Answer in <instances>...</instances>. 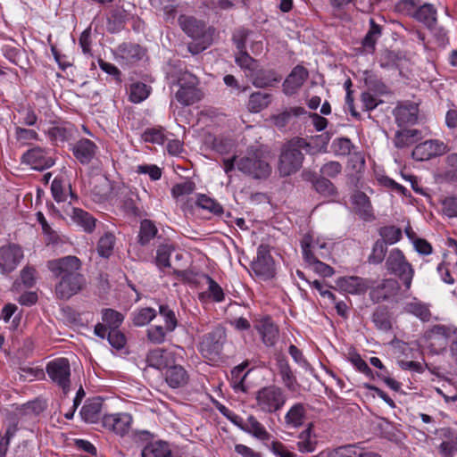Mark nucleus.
<instances>
[{"label":"nucleus","mask_w":457,"mask_h":457,"mask_svg":"<svg viewBox=\"0 0 457 457\" xmlns=\"http://www.w3.org/2000/svg\"><path fill=\"white\" fill-rule=\"evenodd\" d=\"M47 269L56 279L54 294L60 300H69L81 292L87 279L81 272L82 262L75 255H67L47 262Z\"/></svg>","instance_id":"f257e3e1"},{"label":"nucleus","mask_w":457,"mask_h":457,"mask_svg":"<svg viewBox=\"0 0 457 457\" xmlns=\"http://www.w3.org/2000/svg\"><path fill=\"white\" fill-rule=\"evenodd\" d=\"M312 145L303 137H295L281 147L278 170L282 177H287L298 171L304 160L303 151L312 153Z\"/></svg>","instance_id":"f03ea898"},{"label":"nucleus","mask_w":457,"mask_h":457,"mask_svg":"<svg viewBox=\"0 0 457 457\" xmlns=\"http://www.w3.org/2000/svg\"><path fill=\"white\" fill-rule=\"evenodd\" d=\"M234 166L254 179H265L271 173L270 163L259 149L248 152L245 156L238 160L230 158V170Z\"/></svg>","instance_id":"7ed1b4c3"},{"label":"nucleus","mask_w":457,"mask_h":457,"mask_svg":"<svg viewBox=\"0 0 457 457\" xmlns=\"http://www.w3.org/2000/svg\"><path fill=\"white\" fill-rule=\"evenodd\" d=\"M287 400L285 391L275 385L266 386L255 394L256 408L265 413L272 414L279 411Z\"/></svg>","instance_id":"20e7f679"},{"label":"nucleus","mask_w":457,"mask_h":457,"mask_svg":"<svg viewBox=\"0 0 457 457\" xmlns=\"http://www.w3.org/2000/svg\"><path fill=\"white\" fill-rule=\"evenodd\" d=\"M386 269L403 282L406 290L411 288L415 271L399 248H394L389 252L386 260Z\"/></svg>","instance_id":"39448f33"},{"label":"nucleus","mask_w":457,"mask_h":457,"mask_svg":"<svg viewBox=\"0 0 457 457\" xmlns=\"http://www.w3.org/2000/svg\"><path fill=\"white\" fill-rule=\"evenodd\" d=\"M226 339V328L216 327L203 337L199 345V351L204 358L210 361H217L223 350Z\"/></svg>","instance_id":"423d86ee"},{"label":"nucleus","mask_w":457,"mask_h":457,"mask_svg":"<svg viewBox=\"0 0 457 457\" xmlns=\"http://www.w3.org/2000/svg\"><path fill=\"white\" fill-rule=\"evenodd\" d=\"M46 371L51 381L60 387L64 395L71 391V365L67 358L60 357L50 361Z\"/></svg>","instance_id":"0eeeda50"},{"label":"nucleus","mask_w":457,"mask_h":457,"mask_svg":"<svg viewBox=\"0 0 457 457\" xmlns=\"http://www.w3.org/2000/svg\"><path fill=\"white\" fill-rule=\"evenodd\" d=\"M301 246L303 249V254L305 262L309 264L313 265L314 270L323 277H331L334 273V270L329 265L320 262L316 254L323 256V253H320L323 248L326 247V244L314 243L312 240L311 236H304L301 241Z\"/></svg>","instance_id":"6e6552de"},{"label":"nucleus","mask_w":457,"mask_h":457,"mask_svg":"<svg viewBox=\"0 0 457 457\" xmlns=\"http://www.w3.org/2000/svg\"><path fill=\"white\" fill-rule=\"evenodd\" d=\"M199 80L190 72L182 73L178 79L179 90L176 100L182 105H192L201 99V91L197 87Z\"/></svg>","instance_id":"1a4fd4ad"},{"label":"nucleus","mask_w":457,"mask_h":457,"mask_svg":"<svg viewBox=\"0 0 457 457\" xmlns=\"http://www.w3.org/2000/svg\"><path fill=\"white\" fill-rule=\"evenodd\" d=\"M21 162L37 170H44L54 164L51 150L46 147L34 146L21 155Z\"/></svg>","instance_id":"9d476101"},{"label":"nucleus","mask_w":457,"mask_h":457,"mask_svg":"<svg viewBox=\"0 0 457 457\" xmlns=\"http://www.w3.org/2000/svg\"><path fill=\"white\" fill-rule=\"evenodd\" d=\"M252 269L255 275L262 279H269L274 277V262L270 253L268 245H259L256 260L252 262Z\"/></svg>","instance_id":"9b49d317"},{"label":"nucleus","mask_w":457,"mask_h":457,"mask_svg":"<svg viewBox=\"0 0 457 457\" xmlns=\"http://www.w3.org/2000/svg\"><path fill=\"white\" fill-rule=\"evenodd\" d=\"M248 366L247 362H243L237 365L231 370L230 387L233 394H230V398H234L242 403L245 402L248 398V386L245 384V378L248 371H245Z\"/></svg>","instance_id":"f8f14e48"},{"label":"nucleus","mask_w":457,"mask_h":457,"mask_svg":"<svg viewBox=\"0 0 457 457\" xmlns=\"http://www.w3.org/2000/svg\"><path fill=\"white\" fill-rule=\"evenodd\" d=\"M132 421L133 418L129 413L119 412L104 415L102 419V425L105 429L124 436L129 433Z\"/></svg>","instance_id":"ddd939ff"},{"label":"nucleus","mask_w":457,"mask_h":457,"mask_svg":"<svg viewBox=\"0 0 457 457\" xmlns=\"http://www.w3.org/2000/svg\"><path fill=\"white\" fill-rule=\"evenodd\" d=\"M23 258L22 248L15 244L0 247V269L3 273H10L16 269Z\"/></svg>","instance_id":"4468645a"},{"label":"nucleus","mask_w":457,"mask_h":457,"mask_svg":"<svg viewBox=\"0 0 457 457\" xmlns=\"http://www.w3.org/2000/svg\"><path fill=\"white\" fill-rule=\"evenodd\" d=\"M399 291L400 285L396 279L386 278L371 288L370 298L373 303H380L395 297Z\"/></svg>","instance_id":"2eb2a0df"},{"label":"nucleus","mask_w":457,"mask_h":457,"mask_svg":"<svg viewBox=\"0 0 457 457\" xmlns=\"http://www.w3.org/2000/svg\"><path fill=\"white\" fill-rule=\"evenodd\" d=\"M446 152V145L438 140H427L417 145L412 153V158L417 161H427Z\"/></svg>","instance_id":"dca6fc26"},{"label":"nucleus","mask_w":457,"mask_h":457,"mask_svg":"<svg viewBox=\"0 0 457 457\" xmlns=\"http://www.w3.org/2000/svg\"><path fill=\"white\" fill-rule=\"evenodd\" d=\"M230 422L234 423L242 430L252 434L253 436L260 440H269L270 435L261 424L257 419L253 416H249L246 420H244L237 415H232L230 413Z\"/></svg>","instance_id":"f3484780"},{"label":"nucleus","mask_w":457,"mask_h":457,"mask_svg":"<svg viewBox=\"0 0 457 457\" xmlns=\"http://www.w3.org/2000/svg\"><path fill=\"white\" fill-rule=\"evenodd\" d=\"M200 282L206 288L199 293V300L203 303H220L225 299L222 287L209 275H203Z\"/></svg>","instance_id":"a211bd4d"},{"label":"nucleus","mask_w":457,"mask_h":457,"mask_svg":"<svg viewBox=\"0 0 457 457\" xmlns=\"http://www.w3.org/2000/svg\"><path fill=\"white\" fill-rule=\"evenodd\" d=\"M145 361L149 367L159 370H166L176 361V358L175 353L167 349L155 348L147 353Z\"/></svg>","instance_id":"6ab92c4d"},{"label":"nucleus","mask_w":457,"mask_h":457,"mask_svg":"<svg viewBox=\"0 0 457 457\" xmlns=\"http://www.w3.org/2000/svg\"><path fill=\"white\" fill-rule=\"evenodd\" d=\"M179 23L182 30L193 40H198L211 35L206 30L205 23L195 17L180 15Z\"/></svg>","instance_id":"aec40b11"},{"label":"nucleus","mask_w":457,"mask_h":457,"mask_svg":"<svg viewBox=\"0 0 457 457\" xmlns=\"http://www.w3.org/2000/svg\"><path fill=\"white\" fill-rule=\"evenodd\" d=\"M98 147L88 138H81L78 140L72 146L71 151L81 164H88L96 157Z\"/></svg>","instance_id":"412c9836"},{"label":"nucleus","mask_w":457,"mask_h":457,"mask_svg":"<svg viewBox=\"0 0 457 457\" xmlns=\"http://www.w3.org/2000/svg\"><path fill=\"white\" fill-rule=\"evenodd\" d=\"M163 376L165 382L172 389L182 388L189 381V374L187 370L175 362L165 370Z\"/></svg>","instance_id":"4be33fe9"},{"label":"nucleus","mask_w":457,"mask_h":457,"mask_svg":"<svg viewBox=\"0 0 457 457\" xmlns=\"http://www.w3.org/2000/svg\"><path fill=\"white\" fill-rule=\"evenodd\" d=\"M308 77L309 72L306 68L301 65L295 66L283 83V92L287 96L294 95Z\"/></svg>","instance_id":"5701e85b"},{"label":"nucleus","mask_w":457,"mask_h":457,"mask_svg":"<svg viewBox=\"0 0 457 457\" xmlns=\"http://www.w3.org/2000/svg\"><path fill=\"white\" fill-rule=\"evenodd\" d=\"M71 221L81 227L87 233H92L96 228V219L89 212L76 207L65 210Z\"/></svg>","instance_id":"b1692460"},{"label":"nucleus","mask_w":457,"mask_h":457,"mask_svg":"<svg viewBox=\"0 0 457 457\" xmlns=\"http://www.w3.org/2000/svg\"><path fill=\"white\" fill-rule=\"evenodd\" d=\"M337 287L348 294L361 295L370 288V280L360 277L341 278L337 282Z\"/></svg>","instance_id":"393cba45"},{"label":"nucleus","mask_w":457,"mask_h":457,"mask_svg":"<svg viewBox=\"0 0 457 457\" xmlns=\"http://www.w3.org/2000/svg\"><path fill=\"white\" fill-rule=\"evenodd\" d=\"M419 108L416 104L406 103L394 110V115L399 127L414 124L418 120Z\"/></svg>","instance_id":"a878e982"},{"label":"nucleus","mask_w":457,"mask_h":457,"mask_svg":"<svg viewBox=\"0 0 457 457\" xmlns=\"http://www.w3.org/2000/svg\"><path fill=\"white\" fill-rule=\"evenodd\" d=\"M141 457H174L170 445L164 440H156L147 443L140 453Z\"/></svg>","instance_id":"bb28decb"},{"label":"nucleus","mask_w":457,"mask_h":457,"mask_svg":"<svg viewBox=\"0 0 457 457\" xmlns=\"http://www.w3.org/2000/svg\"><path fill=\"white\" fill-rule=\"evenodd\" d=\"M276 361H277V368L278 370V374L281 377V381L283 385L288 389V390H295L296 386H298L297 380L295 376L294 375L291 367L286 359V357L281 354L278 353L276 355Z\"/></svg>","instance_id":"cd10ccee"},{"label":"nucleus","mask_w":457,"mask_h":457,"mask_svg":"<svg viewBox=\"0 0 457 457\" xmlns=\"http://www.w3.org/2000/svg\"><path fill=\"white\" fill-rule=\"evenodd\" d=\"M103 403L100 397L88 399L80 410V416L87 423H96L100 420Z\"/></svg>","instance_id":"c85d7f7f"},{"label":"nucleus","mask_w":457,"mask_h":457,"mask_svg":"<svg viewBox=\"0 0 457 457\" xmlns=\"http://www.w3.org/2000/svg\"><path fill=\"white\" fill-rule=\"evenodd\" d=\"M252 79L253 85L256 87H272L275 83L281 79L279 76L273 70H258V68L249 77Z\"/></svg>","instance_id":"c756f323"},{"label":"nucleus","mask_w":457,"mask_h":457,"mask_svg":"<svg viewBox=\"0 0 457 457\" xmlns=\"http://www.w3.org/2000/svg\"><path fill=\"white\" fill-rule=\"evenodd\" d=\"M306 415V406L301 403H295L285 415V424L287 428H299L303 425Z\"/></svg>","instance_id":"7c9ffc66"},{"label":"nucleus","mask_w":457,"mask_h":457,"mask_svg":"<svg viewBox=\"0 0 457 457\" xmlns=\"http://www.w3.org/2000/svg\"><path fill=\"white\" fill-rule=\"evenodd\" d=\"M318 438L313 431V424L308 423L299 435L297 440V448L302 453H312L316 449Z\"/></svg>","instance_id":"2f4dec72"},{"label":"nucleus","mask_w":457,"mask_h":457,"mask_svg":"<svg viewBox=\"0 0 457 457\" xmlns=\"http://www.w3.org/2000/svg\"><path fill=\"white\" fill-rule=\"evenodd\" d=\"M352 202L355 212L361 218L364 220H370L374 217L370 198L363 192H355L352 196Z\"/></svg>","instance_id":"473e14b6"},{"label":"nucleus","mask_w":457,"mask_h":457,"mask_svg":"<svg viewBox=\"0 0 457 457\" xmlns=\"http://www.w3.org/2000/svg\"><path fill=\"white\" fill-rule=\"evenodd\" d=\"M421 139V131L416 129L397 130L394 138V145L397 148L408 147Z\"/></svg>","instance_id":"72a5a7b5"},{"label":"nucleus","mask_w":457,"mask_h":457,"mask_svg":"<svg viewBox=\"0 0 457 457\" xmlns=\"http://www.w3.org/2000/svg\"><path fill=\"white\" fill-rule=\"evenodd\" d=\"M263 343L268 346H273L278 337V329L270 318L262 319L258 327Z\"/></svg>","instance_id":"f704fd0d"},{"label":"nucleus","mask_w":457,"mask_h":457,"mask_svg":"<svg viewBox=\"0 0 457 457\" xmlns=\"http://www.w3.org/2000/svg\"><path fill=\"white\" fill-rule=\"evenodd\" d=\"M128 20L127 11L123 7H115L111 10L107 17V29L111 33H118L123 28Z\"/></svg>","instance_id":"c9c22d12"},{"label":"nucleus","mask_w":457,"mask_h":457,"mask_svg":"<svg viewBox=\"0 0 457 457\" xmlns=\"http://www.w3.org/2000/svg\"><path fill=\"white\" fill-rule=\"evenodd\" d=\"M414 18L433 29L436 25V10L432 4H425L415 11Z\"/></svg>","instance_id":"e433bc0d"},{"label":"nucleus","mask_w":457,"mask_h":457,"mask_svg":"<svg viewBox=\"0 0 457 457\" xmlns=\"http://www.w3.org/2000/svg\"><path fill=\"white\" fill-rule=\"evenodd\" d=\"M152 87L141 81L133 82L129 87V100L133 104H140L149 97Z\"/></svg>","instance_id":"4c0bfd02"},{"label":"nucleus","mask_w":457,"mask_h":457,"mask_svg":"<svg viewBox=\"0 0 457 457\" xmlns=\"http://www.w3.org/2000/svg\"><path fill=\"white\" fill-rule=\"evenodd\" d=\"M404 310L406 312L411 313L422 321H428L431 318L429 305L413 298L411 301L405 303Z\"/></svg>","instance_id":"58836bf2"},{"label":"nucleus","mask_w":457,"mask_h":457,"mask_svg":"<svg viewBox=\"0 0 457 457\" xmlns=\"http://www.w3.org/2000/svg\"><path fill=\"white\" fill-rule=\"evenodd\" d=\"M272 96L268 93L255 92L251 94L247 104V109L251 112H260L271 103Z\"/></svg>","instance_id":"ea45409f"},{"label":"nucleus","mask_w":457,"mask_h":457,"mask_svg":"<svg viewBox=\"0 0 457 457\" xmlns=\"http://www.w3.org/2000/svg\"><path fill=\"white\" fill-rule=\"evenodd\" d=\"M173 251L174 247L169 244H162L157 247L154 263L162 272H164L166 268H171L170 256Z\"/></svg>","instance_id":"a19ab883"},{"label":"nucleus","mask_w":457,"mask_h":457,"mask_svg":"<svg viewBox=\"0 0 457 457\" xmlns=\"http://www.w3.org/2000/svg\"><path fill=\"white\" fill-rule=\"evenodd\" d=\"M116 244V237L111 232H105L98 240L96 250L98 254L108 259L113 253Z\"/></svg>","instance_id":"79ce46f5"},{"label":"nucleus","mask_w":457,"mask_h":457,"mask_svg":"<svg viewBox=\"0 0 457 457\" xmlns=\"http://www.w3.org/2000/svg\"><path fill=\"white\" fill-rule=\"evenodd\" d=\"M14 137L21 145H29L33 141L40 140L37 130L20 125L14 127Z\"/></svg>","instance_id":"37998d69"},{"label":"nucleus","mask_w":457,"mask_h":457,"mask_svg":"<svg viewBox=\"0 0 457 457\" xmlns=\"http://www.w3.org/2000/svg\"><path fill=\"white\" fill-rule=\"evenodd\" d=\"M305 113V110L303 107H292L285 110L284 112L273 115L271 120L275 126L278 128H284L287 125L294 117L300 116Z\"/></svg>","instance_id":"c03bdc74"},{"label":"nucleus","mask_w":457,"mask_h":457,"mask_svg":"<svg viewBox=\"0 0 457 457\" xmlns=\"http://www.w3.org/2000/svg\"><path fill=\"white\" fill-rule=\"evenodd\" d=\"M121 56L130 62H137L143 58L145 50L138 44L123 43L119 46Z\"/></svg>","instance_id":"a18cd8bd"},{"label":"nucleus","mask_w":457,"mask_h":457,"mask_svg":"<svg viewBox=\"0 0 457 457\" xmlns=\"http://www.w3.org/2000/svg\"><path fill=\"white\" fill-rule=\"evenodd\" d=\"M195 205L204 211H207L210 214L220 215L223 213V208L220 204L206 195H197Z\"/></svg>","instance_id":"49530a36"},{"label":"nucleus","mask_w":457,"mask_h":457,"mask_svg":"<svg viewBox=\"0 0 457 457\" xmlns=\"http://www.w3.org/2000/svg\"><path fill=\"white\" fill-rule=\"evenodd\" d=\"M444 436L449 439L441 443L438 447L443 457H453L457 453V435L453 434L449 428L443 429Z\"/></svg>","instance_id":"de8ad7c7"},{"label":"nucleus","mask_w":457,"mask_h":457,"mask_svg":"<svg viewBox=\"0 0 457 457\" xmlns=\"http://www.w3.org/2000/svg\"><path fill=\"white\" fill-rule=\"evenodd\" d=\"M236 63L245 71L246 77H250L252 73L258 68V62L251 57L247 52L241 51L235 57Z\"/></svg>","instance_id":"09e8293b"},{"label":"nucleus","mask_w":457,"mask_h":457,"mask_svg":"<svg viewBox=\"0 0 457 457\" xmlns=\"http://www.w3.org/2000/svg\"><path fill=\"white\" fill-rule=\"evenodd\" d=\"M158 229L150 220H143L140 223L138 243L142 245H147L157 234Z\"/></svg>","instance_id":"8fccbe9b"},{"label":"nucleus","mask_w":457,"mask_h":457,"mask_svg":"<svg viewBox=\"0 0 457 457\" xmlns=\"http://www.w3.org/2000/svg\"><path fill=\"white\" fill-rule=\"evenodd\" d=\"M46 134L51 142L54 145L64 143L68 141L72 136L71 129L59 125L49 128L46 131Z\"/></svg>","instance_id":"3c124183"},{"label":"nucleus","mask_w":457,"mask_h":457,"mask_svg":"<svg viewBox=\"0 0 457 457\" xmlns=\"http://www.w3.org/2000/svg\"><path fill=\"white\" fill-rule=\"evenodd\" d=\"M156 315L157 312L154 308H141L133 312L132 321L136 327H143L152 321Z\"/></svg>","instance_id":"603ef678"},{"label":"nucleus","mask_w":457,"mask_h":457,"mask_svg":"<svg viewBox=\"0 0 457 457\" xmlns=\"http://www.w3.org/2000/svg\"><path fill=\"white\" fill-rule=\"evenodd\" d=\"M169 333L170 332L161 325H152L146 329V338L149 343L158 345L166 341Z\"/></svg>","instance_id":"864d4df0"},{"label":"nucleus","mask_w":457,"mask_h":457,"mask_svg":"<svg viewBox=\"0 0 457 457\" xmlns=\"http://www.w3.org/2000/svg\"><path fill=\"white\" fill-rule=\"evenodd\" d=\"M159 314L163 319L165 324L163 328H167L170 332H173L179 325L175 312L169 305L161 304L159 306Z\"/></svg>","instance_id":"5fc2aeb1"},{"label":"nucleus","mask_w":457,"mask_h":457,"mask_svg":"<svg viewBox=\"0 0 457 457\" xmlns=\"http://www.w3.org/2000/svg\"><path fill=\"white\" fill-rule=\"evenodd\" d=\"M103 322L110 329H117L123 322V315L113 309H104L102 311Z\"/></svg>","instance_id":"6e6d98bb"},{"label":"nucleus","mask_w":457,"mask_h":457,"mask_svg":"<svg viewBox=\"0 0 457 457\" xmlns=\"http://www.w3.org/2000/svg\"><path fill=\"white\" fill-rule=\"evenodd\" d=\"M68 183L62 178L55 177L51 184V193L57 203L65 202L68 197Z\"/></svg>","instance_id":"4d7b16f0"},{"label":"nucleus","mask_w":457,"mask_h":457,"mask_svg":"<svg viewBox=\"0 0 457 457\" xmlns=\"http://www.w3.org/2000/svg\"><path fill=\"white\" fill-rule=\"evenodd\" d=\"M372 321L374 322L377 328L382 331H388L391 329V321L389 319L388 312L386 310V308H377L373 312Z\"/></svg>","instance_id":"13d9d810"},{"label":"nucleus","mask_w":457,"mask_h":457,"mask_svg":"<svg viewBox=\"0 0 457 457\" xmlns=\"http://www.w3.org/2000/svg\"><path fill=\"white\" fill-rule=\"evenodd\" d=\"M20 115L19 125L21 127H34L37 125L38 116L31 106L23 107L18 110Z\"/></svg>","instance_id":"bf43d9fd"},{"label":"nucleus","mask_w":457,"mask_h":457,"mask_svg":"<svg viewBox=\"0 0 457 457\" xmlns=\"http://www.w3.org/2000/svg\"><path fill=\"white\" fill-rule=\"evenodd\" d=\"M364 76V84L368 87L369 92L373 91L379 95L387 92L386 86L376 75L370 71H365Z\"/></svg>","instance_id":"052dcab7"},{"label":"nucleus","mask_w":457,"mask_h":457,"mask_svg":"<svg viewBox=\"0 0 457 457\" xmlns=\"http://www.w3.org/2000/svg\"><path fill=\"white\" fill-rule=\"evenodd\" d=\"M213 149L223 154L222 158V169L226 174H228V139L226 137H215L213 140Z\"/></svg>","instance_id":"680f3d73"},{"label":"nucleus","mask_w":457,"mask_h":457,"mask_svg":"<svg viewBox=\"0 0 457 457\" xmlns=\"http://www.w3.org/2000/svg\"><path fill=\"white\" fill-rule=\"evenodd\" d=\"M195 183L190 179H187L181 183L175 184L171 188V195L179 199L183 196L191 195L195 190Z\"/></svg>","instance_id":"e2e57ef3"},{"label":"nucleus","mask_w":457,"mask_h":457,"mask_svg":"<svg viewBox=\"0 0 457 457\" xmlns=\"http://www.w3.org/2000/svg\"><path fill=\"white\" fill-rule=\"evenodd\" d=\"M142 138L147 143L163 145L166 136L162 128H151L145 130L142 134Z\"/></svg>","instance_id":"0e129e2a"},{"label":"nucleus","mask_w":457,"mask_h":457,"mask_svg":"<svg viewBox=\"0 0 457 457\" xmlns=\"http://www.w3.org/2000/svg\"><path fill=\"white\" fill-rule=\"evenodd\" d=\"M379 235L386 245H393L402 238V230L395 226H386L380 228Z\"/></svg>","instance_id":"69168bd1"},{"label":"nucleus","mask_w":457,"mask_h":457,"mask_svg":"<svg viewBox=\"0 0 457 457\" xmlns=\"http://www.w3.org/2000/svg\"><path fill=\"white\" fill-rule=\"evenodd\" d=\"M386 245L385 241L377 240L372 247L371 253L369 256V262L372 264H379L385 259L386 253Z\"/></svg>","instance_id":"338daca9"},{"label":"nucleus","mask_w":457,"mask_h":457,"mask_svg":"<svg viewBox=\"0 0 457 457\" xmlns=\"http://www.w3.org/2000/svg\"><path fill=\"white\" fill-rule=\"evenodd\" d=\"M381 35V28L378 24L375 23V21L371 19L370 20V28L368 33L366 34L365 37L362 40L363 46L374 49L375 44L378 37Z\"/></svg>","instance_id":"774afa93"}]
</instances>
